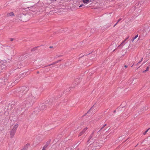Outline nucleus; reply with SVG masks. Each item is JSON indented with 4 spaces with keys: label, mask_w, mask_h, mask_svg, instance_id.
Listing matches in <instances>:
<instances>
[{
    "label": "nucleus",
    "mask_w": 150,
    "mask_h": 150,
    "mask_svg": "<svg viewBox=\"0 0 150 150\" xmlns=\"http://www.w3.org/2000/svg\"><path fill=\"white\" fill-rule=\"evenodd\" d=\"M18 126V124L14 125L13 126L12 129L10 131V135L11 138H12L14 137Z\"/></svg>",
    "instance_id": "obj_1"
},
{
    "label": "nucleus",
    "mask_w": 150,
    "mask_h": 150,
    "mask_svg": "<svg viewBox=\"0 0 150 150\" xmlns=\"http://www.w3.org/2000/svg\"><path fill=\"white\" fill-rule=\"evenodd\" d=\"M27 101L31 104H32L34 103L35 100V98L34 97L32 96H30L28 97L27 99Z\"/></svg>",
    "instance_id": "obj_2"
},
{
    "label": "nucleus",
    "mask_w": 150,
    "mask_h": 150,
    "mask_svg": "<svg viewBox=\"0 0 150 150\" xmlns=\"http://www.w3.org/2000/svg\"><path fill=\"white\" fill-rule=\"evenodd\" d=\"M87 127L83 129V131L80 133L79 134V136H80L83 133H84L85 132V131L87 130Z\"/></svg>",
    "instance_id": "obj_3"
},
{
    "label": "nucleus",
    "mask_w": 150,
    "mask_h": 150,
    "mask_svg": "<svg viewBox=\"0 0 150 150\" xmlns=\"http://www.w3.org/2000/svg\"><path fill=\"white\" fill-rule=\"evenodd\" d=\"M83 2L85 4H88L89 2V0H82Z\"/></svg>",
    "instance_id": "obj_4"
},
{
    "label": "nucleus",
    "mask_w": 150,
    "mask_h": 150,
    "mask_svg": "<svg viewBox=\"0 0 150 150\" xmlns=\"http://www.w3.org/2000/svg\"><path fill=\"white\" fill-rule=\"evenodd\" d=\"M14 16V14L13 12H10L9 13H8L7 14V16Z\"/></svg>",
    "instance_id": "obj_5"
},
{
    "label": "nucleus",
    "mask_w": 150,
    "mask_h": 150,
    "mask_svg": "<svg viewBox=\"0 0 150 150\" xmlns=\"http://www.w3.org/2000/svg\"><path fill=\"white\" fill-rule=\"evenodd\" d=\"M138 37V35H136L132 39V41L133 42L134 40Z\"/></svg>",
    "instance_id": "obj_6"
},
{
    "label": "nucleus",
    "mask_w": 150,
    "mask_h": 150,
    "mask_svg": "<svg viewBox=\"0 0 150 150\" xmlns=\"http://www.w3.org/2000/svg\"><path fill=\"white\" fill-rule=\"evenodd\" d=\"M129 37H128L127 38H126L125 39V40H124L123 41H122V42L121 43V44L120 45H122V44L124 43V42H125V41H126V40H127L128 38H129Z\"/></svg>",
    "instance_id": "obj_7"
},
{
    "label": "nucleus",
    "mask_w": 150,
    "mask_h": 150,
    "mask_svg": "<svg viewBox=\"0 0 150 150\" xmlns=\"http://www.w3.org/2000/svg\"><path fill=\"white\" fill-rule=\"evenodd\" d=\"M149 69V67H147V68H146V70H145V71H143V72L144 73H145V72L146 71H148Z\"/></svg>",
    "instance_id": "obj_8"
},
{
    "label": "nucleus",
    "mask_w": 150,
    "mask_h": 150,
    "mask_svg": "<svg viewBox=\"0 0 150 150\" xmlns=\"http://www.w3.org/2000/svg\"><path fill=\"white\" fill-rule=\"evenodd\" d=\"M23 92L22 91H20L18 92L19 94L22 93L21 95L23 94Z\"/></svg>",
    "instance_id": "obj_9"
},
{
    "label": "nucleus",
    "mask_w": 150,
    "mask_h": 150,
    "mask_svg": "<svg viewBox=\"0 0 150 150\" xmlns=\"http://www.w3.org/2000/svg\"><path fill=\"white\" fill-rule=\"evenodd\" d=\"M148 129L147 130H146L144 133V135H145L146 133H147V132L148 131Z\"/></svg>",
    "instance_id": "obj_10"
},
{
    "label": "nucleus",
    "mask_w": 150,
    "mask_h": 150,
    "mask_svg": "<svg viewBox=\"0 0 150 150\" xmlns=\"http://www.w3.org/2000/svg\"><path fill=\"white\" fill-rule=\"evenodd\" d=\"M30 145L29 144H26L25 147H26L27 148L28 146H30Z\"/></svg>",
    "instance_id": "obj_11"
},
{
    "label": "nucleus",
    "mask_w": 150,
    "mask_h": 150,
    "mask_svg": "<svg viewBox=\"0 0 150 150\" xmlns=\"http://www.w3.org/2000/svg\"><path fill=\"white\" fill-rule=\"evenodd\" d=\"M83 6V4H81L79 6V7H82Z\"/></svg>",
    "instance_id": "obj_12"
},
{
    "label": "nucleus",
    "mask_w": 150,
    "mask_h": 150,
    "mask_svg": "<svg viewBox=\"0 0 150 150\" xmlns=\"http://www.w3.org/2000/svg\"><path fill=\"white\" fill-rule=\"evenodd\" d=\"M118 23H117V22L113 26V27H115V26L117 25V24Z\"/></svg>",
    "instance_id": "obj_13"
},
{
    "label": "nucleus",
    "mask_w": 150,
    "mask_h": 150,
    "mask_svg": "<svg viewBox=\"0 0 150 150\" xmlns=\"http://www.w3.org/2000/svg\"><path fill=\"white\" fill-rule=\"evenodd\" d=\"M121 20V19H120H120H119L118 21L117 22V23H118Z\"/></svg>",
    "instance_id": "obj_14"
},
{
    "label": "nucleus",
    "mask_w": 150,
    "mask_h": 150,
    "mask_svg": "<svg viewBox=\"0 0 150 150\" xmlns=\"http://www.w3.org/2000/svg\"><path fill=\"white\" fill-rule=\"evenodd\" d=\"M42 150H45V147H43Z\"/></svg>",
    "instance_id": "obj_15"
},
{
    "label": "nucleus",
    "mask_w": 150,
    "mask_h": 150,
    "mask_svg": "<svg viewBox=\"0 0 150 150\" xmlns=\"http://www.w3.org/2000/svg\"><path fill=\"white\" fill-rule=\"evenodd\" d=\"M51 2H54L55 1V0H50Z\"/></svg>",
    "instance_id": "obj_16"
},
{
    "label": "nucleus",
    "mask_w": 150,
    "mask_h": 150,
    "mask_svg": "<svg viewBox=\"0 0 150 150\" xmlns=\"http://www.w3.org/2000/svg\"><path fill=\"white\" fill-rule=\"evenodd\" d=\"M8 49H9V51H10L11 50V49L10 47H9L8 48Z\"/></svg>",
    "instance_id": "obj_17"
},
{
    "label": "nucleus",
    "mask_w": 150,
    "mask_h": 150,
    "mask_svg": "<svg viewBox=\"0 0 150 150\" xmlns=\"http://www.w3.org/2000/svg\"><path fill=\"white\" fill-rule=\"evenodd\" d=\"M6 52H7V53H8L9 52L8 51H7V50H6Z\"/></svg>",
    "instance_id": "obj_18"
},
{
    "label": "nucleus",
    "mask_w": 150,
    "mask_h": 150,
    "mask_svg": "<svg viewBox=\"0 0 150 150\" xmlns=\"http://www.w3.org/2000/svg\"><path fill=\"white\" fill-rule=\"evenodd\" d=\"M125 68H127V65H125Z\"/></svg>",
    "instance_id": "obj_19"
},
{
    "label": "nucleus",
    "mask_w": 150,
    "mask_h": 150,
    "mask_svg": "<svg viewBox=\"0 0 150 150\" xmlns=\"http://www.w3.org/2000/svg\"><path fill=\"white\" fill-rule=\"evenodd\" d=\"M131 112V110H130V111H129V113H130Z\"/></svg>",
    "instance_id": "obj_20"
},
{
    "label": "nucleus",
    "mask_w": 150,
    "mask_h": 150,
    "mask_svg": "<svg viewBox=\"0 0 150 150\" xmlns=\"http://www.w3.org/2000/svg\"><path fill=\"white\" fill-rule=\"evenodd\" d=\"M50 48H52V47H51V46H50Z\"/></svg>",
    "instance_id": "obj_21"
},
{
    "label": "nucleus",
    "mask_w": 150,
    "mask_h": 150,
    "mask_svg": "<svg viewBox=\"0 0 150 150\" xmlns=\"http://www.w3.org/2000/svg\"><path fill=\"white\" fill-rule=\"evenodd\" d=\"M25 88V87H23V89H24V88Z\"/></svg>",
    "instance_id": "obj_22"
},
{
    "label": "nucleus",
    "mask_w": 150,
    "mask_h": 150,
    "mask_svg": "<svg viewBox=\"0 0 150 150\" xmlns=\"http://www.w3.org/2000/svg\"><path fill=\"white\" fill-rule=\"evenodd\" d=\"M131 109H129V110H130Z\"/></svg>",
    "instance_id": "obj_23"
},
{
    "label": "nucleus",
    "mask_w": 150,
    "mask_h": 150,
    "mask_svg": "<svg viewBox=\"0 0 150 150\" xmlns=\"http://www.w3.org/2000/svg\"><path fill=\"white\" fill-rule=\"evenodd\" d=\"M18 96H20V95H18Z\"/></svg>",
    "instance_id": "obj_24"
}]
</instances>
